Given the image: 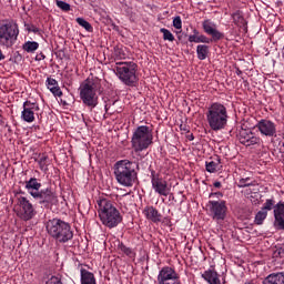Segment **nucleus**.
<instances>
[{
	"instance_id": "f257e3e1",
	"label": "nucleus",
	"mask_w": 284,
	"mask_h": 284,
	"mask_svg": "<svg viewBox=\"0 0 284 284\" xmlns=\"http://www.w3.org/2000/svg\"><path fill=\"white\" fill-rule=\"evenodd\" d=\"M98 203V214L102 225L109 227V230H113V227H118L120 223H123V215L116 206H114V202L108 197H99Z\"/></svg>"
},
{
	"instance_id": "f03ea898",
	"label": "nucleus",
	"mask_w": 284,
	"mask_h": 284,
	"mask_svg": "<svg viewBox=\"0 0 284 284\" xmlns=\"http://www.w3.org/2000/svg\"><path fill=\"white\" fill-rule=\"evenodd\" d=\"M139 164L130 160H120L114 164L115 180L123 187H132L139 180V173L136 172Z\"/></svg>"
},
{
	"instance_id": "7ed1b4c3",
	"label": "nucleus",
	"mask_w": 284,
	"mask_h": 284,
	"mask_svg": "<svg viewBox=\"0 0 284 284\" xmlns=\"http://www.w3.org/2000/svg\"><path fill=\"white\" fill-rule=\"evenodd\" d=\"M205 114L209 128H211L213 132H219L227 128V119H230L227 108L220 102L212 103Z\"/></svg>"
},
{
	"instance_id": "20e7f679",
	"label": "nucleus",
	"mask_w": 284,
	"mask_h": 284,
	"mask_svg": "<svg viewBox=\"0 0 284 284\" xmlns=\"http://www.w3.org/2000/svg\"><path fill=\"white\" fill-rule=\"evenodd\" d=\"M47 232L57 243H68L74 239V232L70 223L61 219H52L47 222Z\"/></svg>"
},
{
	"instance_id": "39448f33",
	"label": "nucleus",
	"mask_w": 284,
	"mask_h": 284,
	"mask_svg": "<svg viewBox=\"0 0 284 284\" xmlns=\"http://www.w3.org/2000/svg\"><path fill=\"white\" fill-rule=\"evenodd\" d=\"M154 141V135L152 130L148 125L138 126L131 138V148L135 153L143 152L152 145Z\"/></svg>"
},
{
	"instance_id": "423d86ee",
	"label": "nucleus",
	"mask_w": 284,
	"mask_h": 284,
	"mask_svg": "<svg viewBox=\"0 0 284 284\" xmlns=\"http://www.w3.org/2000/svg\"><path fill=\"white\" fill-rule=\"evenodd\" d=\"M136 70H139V65L135 62H116L114 68L116 77L129 88L136 85L139 82Z\"/></svg>"
},
{
	"instance_id": "0eeeda50",
	"label": "nucleus",
	"mask_w": 284,
	"mask_h": 284,
	"mask_svg": "<svg viewBox=\"0 0 284 284\" xmlns=\"http://www.w3.org/2000/svg\"><path fill=\"white\" fill-rule=\"evenodd\" d=\"M19 39V24L10 20L0 26V45L2 48H12Z\"/></svg>"
},
{
	"instance_id": "6e6552de",
	"label": "nucleus",
	"mask_w": 284,
	"mask_h": 284,
	"mask_svg": "<svg viewBox=\"0 0 284 284\" xmlns=\"http://www.w3.org/2000/svg\"><path fill=\"white\" fill-rule=\"evenodd\" d=\"M30 196H32V199H34V201L45 210H51L53 205L59 203V197L51 187L41 189L38 192H30Z\"/></svg>"
},
{
	"instance_id": "1a4fd4ad",
	"label": "nucleus",
	"mask_w": 284,
	"mask_h": 284,
	"mask_svg": "<svg viewBox=\"0 0 284 284\" xmlns=\"http://www.w3.org/2000/svg\"><path fill=\"white\" fill-rule=\"evenodd\" d=\"M80 99L87 108L94 110L99 105V95H97V90L94 85L90 82H84L80 87Z\"/></svg>"
},
{
	"instance_id": "9d476101",
	"label": "nucleus",
	"mask_w": 284,
	"mask_h": 284,
	"mask_svg": "<svg viewBox=\"0 0 284 284\" xmlns=\"http://www.w3.org/2000/svg\"><path fill=\"white\" fill-rule=\"evenodd\" d=\"M17 215L21 221H32V217L37 216V210L28 197L19 196L17 199Z\"/></svg>"
},
{
	"instance_id": "9b49d317",
	"label": "nucleus",
	"mask_w": 284,
	"mask_h": 284,
	"mask_svg": "<svg viewBox=\"0 0 284 284\" xmlns=\"http://www.w3.org/2000/svg\"><path fill=\"white\" fill-rule=\"evenodd\" d=\"M209 209L211 219L216 223H223L227 219V202L225 200H210Z\"/></svg>"
},
{
	"instance_id": "f8f14e48",
	"label": "nucleus",
	"mask_w": 284,
	"mask_h": 284,
	"mask_svg": "<svg viewBox=\"0 0 284 284\" xmlns=\"http://www.w3.org/2000/svg\"><path fill=\"white\" fill-rule=\"evenodd\" d=\"M150 172L151 185L155 194H159L160 196H168L170 194V186H168V181L163 180V178H161V174H159L153 169H150Z\"/></svg>"
},
{
	"instance_id": "ddd939ff",
	"label": "nucleus",
	"mask_w": 284,
	"mask_h": 284,
	"mask_svg": "<svg viewBox=\"0 0 284 284\" xmlns=\"http://www.w3.org/2000/svg\"><path fill=\"white\" fill-rule=\"evenodd\" d=\"M23 110L21 112V119L26 123H34V112H39V103L26 101L22 105Z\"/></svg>"
},
{
	"instance_id": "4468645a",
	"label": "nucleus",
	"mask_w": 284,
	"mask_h": 284,
	"mask_svg": "<svg viewBox=\"0 0 284 284\" xmlns=\"http://www.w3.org/2000/svg\"><path fill=\"white\" fill-rule=\"evenodd\" d=\"M179 278H181L179 273H176V271L170 266L162 267L158 274L159 284L172 283L174 281H178Z\"/></svg>"
},
{
	"instance_id": "2eb2a0df",
	"label": "nucleus",
	"mask_w": 284,
	"mask_h": 284,
	"mask_svg": "<svg viewBox=\"0 0 284 284\" xmlns=\"http://www.w3.org/2000/svg\"><path fill=\"white\" fill-rule=\"evenodd\" d=\"M255 128L258 130L262 136H276V123L272 122L271 120L262 119L255 124Z\"/></svg>"
},
{
	"instance_id": "dca6fc26",
	"label": "nucleus",
	"mask_w": 284,
	"mask_h": 284,
	"mask_svg": "<svg viewBox=\"0 0 284 284\" xmlns=\"http://www.w3.org/2000/svg\"><path fill=\"white\" fill-rule=\"evenodd\" d=\"M240 143L250 148V145H258L261 143V138L256 136L254 132L250 130L242 129L240 131Z\"/></svg>"
},
{
	"instance_id": "f3484780",
	"label": "nucleus",
	"mask_w": 284,
	"mask_h": 284,
	"mask_svg": "<svg viewBox=\"0 0 284 284\" xmlns=\"http://www.w3.org/2000/svg\"><path fill=\"white\" fill-rule=\"evenodd\" d=\"M203 30L206 34H210L212 37L213 41H221V39L225 38V34H223L221 31L216 29V24L212 22L211 20H204L202 22Z\"/></svg>"
},
{
	"instance_id": "a211bd4d",
	"label": "nucleus",
	"mask_w": 284,
	"mask_h": 284,
	"mask_svg": "<svg viewBox=\"0 0 284 284\" xmlns=\"http://www.w3.org/2000/svg\"><path fill=\"white\" fill-rule=\"evenodd\" d=\"M274 214V227L276 230H284V202H278L275 205Z\"/></svg>"
},
{
	"instance_id": "6ab92c4d",
	"label": "nucleus",
	"mask_w": 284,
	"mask_h": 284,
	"mask_svg": "<svg viewBox=\"0 0 284 284\" xmlns=\"http://www.w3.org/2000/svg\"><path fill=\"white\" fill-rule=\"evenodd\" d=\"M143 214L148 221H152V223H161V219H163L161 213H159V210H156L154 206H146L143 210Z\"/></svg>"
},
{
	"instance_id": "aec40b11",
	"label": "nucleus",
	"mask_w": 284,
	"mask_h": 284,
	"mask_svg": "<svg viewBox=\"0 0 284 284\" xmlns=\"http://www.w3.org/2000/svg\"><path fill=\"white\" fill-rule=\"evenodd\" d=\"M262 284H284V272L271 273L263 280Z\"/></svg>"
},
{
	"instance_id": "412c9836",
	"label": "nucleus",
	"mask_w": 284,
	"mask_h": 284,
	"mask_svg": "<svg viewBox=\"0 0 284 284\" xmlns=\"http://www.w3.org/2000/svg\"><path fill=\"white\" fill-rule=\"evenodd\" d=\"M47 88L50 90V92L53 93L54 97H63V91H61V88L59 87V82L53 78L47 79Z\"/></svg>"
},
{
	"instance_id": "4be33fe9",
	"label": "nucleus",
	"mask_w": 284,
	"mask_h": 284,
	"mask_svg": "<svg viewBox=\"0 0 284 284\" xmlns=\"http://www.w3.org/2000/svg\"><path fill=\"white\" fill-rule=\"evenodd\" d=\"M202 278L206 281L209 284H221V280L219 278V273L214 270H207L202 274Z\"/></svg>"
},
{
	"instance_id": "5701e85b",
	"label": "nucleus",
	"mask_w": 284,
	"mask_h": 284,
	"mask_svg": "<svg viewBox=\"0 0 284 284\" xmlns=\"http://www.w3.org/2000/svg\"><path fill=\"white\" fill-rule=\"evenodd\" d=\"M80 274H81V284H97V278L94 277V273L85 268H81Z\"/></svg>"
},
{
	"instance_id": "b1692460",
	"label": "nucleus",
	"mask_w": 284,
	"mask_h": 284,
	"mask_svg": "<svg viewBox=\"0 0 284 284\" xmlns=\"http://www.w3.org/2000/svg\"><path fill=\"white\" fill-rule=\"evenodd\" d=\"M206 172L214 174L221 170V158L216 156L210 162H205Z\"/></svg>"
},
{
	"instance_id": "393cba45",
	"label": "nucleus",
	"mask_w": 284,
	"mask_h": 284,
	"mask_svg": "<svg viewBox=\"0 0 284 284\" xmlns=\"http://www.w3.org/2000/svg\"><path fill=\"white\" fill-rule=\"evenodd\" d=\"M26 190L30 192H41V183L37 178H31L29 181L26 182Z\"/></svg>"
},
{
	"instance_id": "a878e982",
	"label": "nucleus",
	"mask_w": 284,
	"mask_h": 284,
	"mask_svg": "<svg viewBox=\"0 0 284 284\" xmlns=\"http://www.w3.org/2000/svg\"><path fill=\"white\" fill-rule=\"evenodd\" d=\"M207 52H210V48L207 45L205 44L197 45L196 54L200 61H205V59H207Z\"/></svg>"
},
{
	"instance_id": "bb28decb",
	"label": "nucleus",
	"mask_w": 284,
	"mask_h": 284,
	"mask_svg": "<svg viewBox=\"0 0 284 284\" xmlns=\"http://www.w3.org/2000/svg\"><path fill=\"white\" fill-rule=\"evenodd\" d=\"M22 50H24V52H29V53L37 52V50H39V42H37V41H27V42L23 43Z\"/></svg>"
},
{
	"instance_id": "cd10ccee",
	"label": "nucleus",
	"mask_w": 284,
	"mask_h": 284,
	"mask_svg": "<svg viewBox=\"0 0 284 284\" xmlns=\"http://www.w3.org/2000/svg\"><path fill=\"white\" fill-rule=\"evenodd\" d=\"M38 163H39L40 170L42 172H48V165L50 163V158L45 154H40Z\"/></svg>"
},
{
	"instance_id": "c85d7f7f",
	"label": "nucleus",
	"mask_w": 284,
	"mask_h": 284,
	"mask_svg": "<svg viewBox=\"0 0 284 284\" xmlns=\"http://www.w3.org/2000/svg\"><path fill=\"white\" fill-rule=\"evenodd\" d=\"M233 23L237 26V28H243L245 26V18L241 14V11H236L232 14Z\"/></svg>"
},
{
	"instance_id": "c756f323",
	"label": "nucleus",
	"mask_w": 284,
	"mask_h": 284,
	"mask_svg": "<svg viewBox=\"0 0 284 284\" xmlns=\"http://www.w3.org/2000/svg\"><path fill=\"white\" fill-rule=\"evenodd\" d=\"M276 207V201L274 199H267L265 203L263 204L262 211L264 212H272Z\"/></svg>"
},
{
	"instance_id": "7c9ffc66",
	"label": "nucleus",
	"mask_w": 284,
	"mask_h": 284,
	"mask_svg": "<svg viewBox=\"0 0 284 284\" xmlns=\"http://www.w3.org/2000/svg\"><path fill=\"white\" fill-rule=\"evenodd\" d=\"M265 219H267V212L263 210L258 211L254 220L255 225H263Z\"/></svg>"
},
{
	"instance_id": "2f4dec72",
	"label": "nucleus",
	"mask_w": 284,
	"mask_h": 284,
	"mask_svg": "<svg viewBox=\"0 0 284 284\" xmlns=\"http://www.w3.org/2000/svg\"><path fill=\"white\" fill-rule=\"evenodd\" d=\"M75 21L79 26H81V28H84V30H87V32H92V30H93L92 24H90V22H88L85 19L77 18Z\"/></svg>"
},
{
	"instance_id": "473e14b6",
	"label": "nucleus",
	"mask_w": 284,
	"mask_h": 284,
	"mask_svg": "<svg viewBox=\"0 0 284 284\" xmlns=\"http://www.w3.org/2000/svg\"><path fill=\"white\" fill-rule=\"evenodd\" d=\"M119 250H121V252H123V254H125L126 256H136V253H134V250L128 247L125 244L120 243L119 244Z\"/></svg>"
},
{
	"instance_id": "72a5a7b5",
	"label": "nucleus",
	"mask_w": 284,
	"mask_h": 284,
	"mask_svg": "<svg viewBox=\"0 0 284 284\" xmlns=\"http://www.w3.org/2000/svg\"><path fill=\"white\" fill-rule=\"evenodd\" d=\"M160 32L163 33L164 41H174V34H172L171 30H168L165 28L160 29Z\"/></svg>"
},
{
	"instance_id": "f704fd0d",
	"label": "nucleus",
	"mask_w": 284,
	"mask_h": 284,
	"mask_svg": "<svg viewBox=\"0 0 284 284\" xmlns=\"http://www.w3.org/2000/svg\"><path fill=\"white\" fill-rule=\"evenodd\" d=\"M24 28L26 30H28L29 32H33V34H41V29H39L37 26L34 24H30V23H26L24 22Z\"/></svg>"
},
{
	"instance_id": "c9c22d12",
	"label": "nucleus",
	"mask_w": 284,
	"mask_h": 284,
	"mask_svg": "<svg viewBox=\"0 0 284 284\" xmlns=\"http://www.w3.org/2000/svg\"><path fill=\"white\" fill-rule=\"evenodd\" d=\"M57 6L60 8V10H63V12H70V3L63 0H58Z\"/></svg>"
},
{
	"instance_id": "e433bc0d",
	"label": "nucleus",
	"mask_w": 284,
	"mask_h": 284,
	"mask_svg": "<svg viewBox=\"0 0 284 284\" xmlns=\"http://www.w3.org/2000/svg\"><path fill=\"white\" fill-rule=\"evenodd\" d=\"M250 185H254L253 182H251L250 178L240 179L237 187H250Z\"/></svg>"
},
{
	"instance_id": "4c0bfd02",
	"label": "nucleus",
	"mask_w": 284,
	"mask_h": 284,
	"mask_svg": "<svg viewBox=\"0 0 284 284\" xmlns=\"http://www.w3.org/2000/svg\"><path fill=\"white\" fill-rule=\"evenodd\" d=\"M173 28H175L176 30H181V28H183V21L181 20L180 16H176L173 19Z\"/></svg>"
},
{
	"instance_id": "58836bf2",
	"label": "nucleus",
	"mask_w": 284,
	"mask_h": 284,
	"mask_svg": "<svg viewBox=\"0 0 284 284\" xmlns=\"http://www.w3.org/2000/svg\"><path fill=\"white\" fill-rule=\"evenodd\" d=\"M190 43H199V31L194 30V34L189 36Z\"/></svg>"
},
{
	"instance_id": "ea45409f",
	"label": "nucleus",
	"mask_w": 284,
	"mask_h": 284,
	"mask_svg": "<svg viewBox=\"0 0 284 284\" xmlns=\"http://www.w3.org/2000/svg\"><path fill=\"white\" fill-rule=\"evenodd\" d=\"M47 284H63V282L59 276H51Z\"/></svg>"
},
{
	"instance_id": "a19ab883",
	"label": "nucleus",
	"mask_w": 284,
	"mask_h": 284,
	"mask_svg": "<svg viewBox=\"0 0 284 284\" xmlns=\"http://www.w3.org/2000/svg\"><path fill=\"white\" fill-rule=\"evenodd\" d=\"M199 43H210V39L203 34L199 36Z\"/></svg>"
},
{
	"instance_id": "79ce46f5",
	"label": "nucleus",
	"mask_w": 284,
	"mask_h": 284,
	"mask_svg": "<svg viewBox=\"0 0 284 284\" xmlns=\"http://www.w3.org/2000/svg\"><path fill=\"white\" fill-rule=\"evenodd\" d=\"M214 196L217 199H223V193L221 192L210 193L209 199H214Z\"/></svg>"
},
{
	"instance_id": "37998d69",
	"label": "nucleus",
	"mask_w": 284,
	"mask_h": 284,
	"mask_svg": "<svg viewBox=\"0 0 284 284\" xmlns=\"http://www.w3.org/2000/svg\"><path fill=\"white\" fill-rule=\"evenodd\" d=\"M181 132H190V126L187 124H180Z\"/></svg>"
},
{
	"instance_id": "c03bdc74",
	"label": "nucleus",
	"mask_w": 284,
	"mask_h": 284,
	"mask_svg": "<svg viewBox=\"0 0 284 284\" xmlns=\"http://www.w3.org/2000/svg\"><path fill=\"white\" fill-rule=\"evenodd\" d=\"M280 256H284V243L277 248Z\"/></svg>"
},
{
	"instance_id": "a18cd8bd",
	"label": "nucleus",
	"mask_w": 284,
	"mask_h": 284,
	"mask_svg": "<svg viewBox=\"0 0 284 284\" xmlns=\"http://www.w3.org/2000/svg\"><path fill=\"white\" fill-rule=\"evenodd\" d=\"M0 125H6V120L3 119V115L0 114Z\"/></svg>"
},
{
	"instance_id": "49530a36",
	"label": "nucleus",
	"mask_w": 284,
	"mask_h": 284,
	"mask_svg": "<svg viewBox=\"0 0 284 284\" xmlns=\"http://www.w3.org/2000/svg\"><path fill=\"white\" fill-rule=\"evenodd\" d=\"M186 139H189V141H194V134H189V135H186Z\"/></svg>"
},
{
	"instance_id": "de8ad7c7",
	"label": "nucleus",
	"mask_w": 284,
	"mask_h": 284,
	"mask_svg": "<svg viewBox=\"0 0 284 284\" xmlns=\"http://www.w3.org/2000/svg\"><path fill=\"white\" fill-rule=\"evenodd\" d=\"M213 185H214V187L220 189V187H221V182H219V181H217V182H214Z\"/></svg>"
},
{
	"instance_id": "09e8293b",
	"label": "nucleus",
	"mask_w": 284,
	"mask_h": 284,
	"mask_svg": "<svg viewBox=\"0 0 284 284\" xmlns=\"http://www.w3.org/2000/svg\"><path fill=\"white\" fill-rule=\"evenodd\" d=\"M3 59H6V55H3V52L0 49V61H3Z\"/></svg>"
},
{
	"instance_id": "8fccbe9b",
	"label": "nucleus",
	"mask_w": 284,
	"mask_h": 284,
	"mask_svg": "<svg viewBox=\"0 0 284 284\" xmlns=\"http://www.w3.org/2000/svg\"><path fill=\"white\" fill-rule=\"evenodd\" d=\"M236 74L237 77H241V74H243V71H241V69H236Z\"/></svg>"
},
{
	"instance_id": "3c124183",
	"label": "nucleus",
	"mask_w": 284,
	"mask_h": 284,
	"mask_svg": "<svg viewBox=\"0 0 284 284\" xmlns=\"http://www.w3.org/2000/svg\"><path fill=\"white\" fill-rule=\"evenodd\" d=\"M105 110L108 111V105H105Z\"/></svg>"
}]
</instances>
